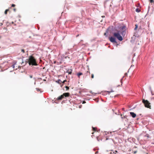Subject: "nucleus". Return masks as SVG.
<instances>
[{"label":"nucleus","instance_id":"nucleus-14","mask_svg":"<svg viewBox=\"0 0 154 154\" xmlns=\"http://www.w3.org/2000/svg\"><path fill=\"white\" fill-rule=\"evenodd\" d=\"M145 137H149V135L148 134H146L145 135Z\"/></svg>","mask_w":154,"mask_h":154},{"label":"nucleus","instance_id":"nucleus-1","mask_svg":"<svg viewBox=\"0 0 154 154\" xmlns=\"http://www.w3.org/2000/svg\"><path fill=\"white\" fill-rule=\"evenodd\" d=\"M29 63V65L36 66L37 65L35 59L34 57L32 56H30L28 60Z\"/></svg>","mask_w":154,"mask_h":154},{"label":"nucleus","instance_id":"nucleus-29","mask_svg":"<svg viewBox=\"0 0 154 154\" xmlns=\"http://www.w3.org/2000/svg\"><path fill=\"white\" fill-rule=\"evenodd\" d=\"M136 152H136V151H134V153H136Z\"/></svg>","mask_w":154,"mask_h":154},{"label":"nucleus","instance_id":"nucleus-12","mask_svg":"<svg viewBox=\"0 0 154 154\" xmlns=\"http://www.w3.org/2000/svg\"><path fill=\"white\" fill-rule=\"evenodd\" d=\"M9 9H6L5 11V14H7V12L8 11H9Z\"/></svg>","mask_w":154,"mask_h":154},{"label":"nucleus","instance_id":"nucleus-16","mask_svg":"<svg viewBox=\"0 0 154 154\" xmlns=\"http://www.w3.org/2000/svg\"><path fill=\"white\" fill-rule=\"evenodd\" d=\"M65 88L66 89V90H68L69 89V87L66 86Z\"/></svg>","mask_w":154,"mask_h":154},{"label":"nucleus","instance_id":"nucleus-25","mask_svg":"<svg viewBox=\"0 0 154 154\" xmlns=\"http://www.w3.org/2000/svg\"><path fill=\"white\" fill-rule=\"evenodd\" d=\"M98 151H97L95 152V154H97V153H98Z\"/></svg>","mask_w":154,"mask_h":154},{"label":"nucleus","instance_id":"nucleus-20","mask_svg":"<svg viewBox=\"0 0 154 154\" xmlns=\"http://www.w3.org/2000/svg\"><path fill=\"white\" fill-rule=\"evenodd\" d=\"M11 6L12 7H14L15 6V5L14 4H12L11 5Z\"/></svg>","mask_w":154,"mask_h":154},{"label":"nucleus","instance_id":"nucleus-30","mask_svg":"<svg viewBox=\"0 0 154 154\" xmlns=\"http://www.w3.org/2000/svg\"><path fill=\"white\" fill-rule=\"evenodd\" d=\"M115 152H116V153L117 152V151H115Z\"/></svg>","mask_w":154,"mask_h":154},{"label":"nucleus","instance_id":"nucleus-6","mask_svg":"<svg viewBox=\"0 0 154 154\" xmlns=\"http://www.w3.org/2000/svg\"><path fill=\"white\" fill-rule=\"evenodd\" d=\"M64 97L63 95V94L62 95H61L60 96L58 97L57 98V100H62L63 98Z\"/></svg>","mask_w":154,"mask_h":154},{"label":"nucleus","instance_id":"nucleus-4","mask_svg":"<svg viewBox=\"0 0 154 154\" xmlns=\"http://www.w3.org/2000/svg\"><path fill=\"white\" fill-rule=\"evenodd\" d=\"M142 102L144 103L145 106L146 107L150 108L151 106L150 105V103L147 100H145L144 99L142 100Z\"/></svg>","mask_w":154,"mask_h":154},{"label":"nucleus","instance_id":"nucleus-5","mask_svg":"<svg viewBox=\"0 0 154 154\" xmlns=\"http://www.w3.org/2000/svg\"><path fill=\"white\" fill-rule=\"evenodd\" d=\"M109 39L110 41L113 43H116V40L115 38L112 37H111L109 38Z\"/></svg>","mask_w":154,"mask_h":154},{"label":"nucleus","instance_id":"nucleus-2","mask_svg":"<svg viewBox=\"0 0 154 154\" xmlns=\"http://www.w3.org/2000/svg\"><path fill=\"white\" fill-rule=\"evenodd\" d=\"M113 35L115 37L117 38L119 41H121L123 40V38L121 35L119 31L113 32Z\"/></svg>","mask_w":154,"mask_h":154},{"label":"nucleus","instance_id":"nucleus-27","mask_svg":"<svg viewBox=\"0 0 154 154\" xmlns=\"http://www.w3.org/2000/svg\"><path fill=\"white\" fill-rule=\"evenodd\" d=\"M85 103V101H83V103Z\"/></svg>","mask_w":154,"mask_h":154},{"label":"nucleus","instance_id":"nucleus-24","mask_svg":"<svg viewBox=\"0 0 154 154\" xmlns=\"http://www.w3.org/2000/svg\"><path fill=\"white\" fill-rule=\"evenodd\" d=\"M90 73V72H89V71H87L86 72V73Z\"/></svg>","mask_w":154,"mask_h":154},{"label":"nucleus","instance_id":"nucleus-15","mask_svg":"<svg viewBox=\"0 0 154 154\" xmlns=\"http://www.w3.org/2000/svg\"><path fill=\"white\" fill-rule=\"evenodd\" d=\"M91 79H93L94 78V75L93 74H92L91 75Z\"/></svg>","mask_w":154,"mask_h":154},{"label":"nucleus","instance_id":"nucleus-23","mask_svg":"<svg viewBox=\"0 0 154 154\" xmlns=\"http://www.w3.org/2000/svg\"><path fill=\"white\" fill-rule=\"evenodd\" d=\"M36 89L38 91H39L40 90V89H39L38 88H36Z\"/></svg>","mask_w":154,"mask_h":154},{"label":"nucleus","instance_id":"nucleus-3","mask_svg":"<svg viewBox=\"0 0 154 154\" xmlns=\"http://www.w3.org/2000/svg\"><path fill=\"white\" fill-rule=\"evenodd\" d=\"M126 26L125 25H123L122 26L120 27L119 29L121 30V34L124 37L126 34Z\"/></svg>","mask_w":154,"mask_h":154},{"label":"nucleus","instance_id":"nucleus-18","mask_svg":"<svg viewBox=\"0 0 154 154\" xmlns=\"http://www.w3.org/2000/svg\"><path fill=\"white\" fill-rule=\"evenodd\" d=\"M21 51H22L23 53H24V52H25V51H24V49H22V50H21Z\"/></svg>","mask_w":154,"mask_h":154},{"label":"nucleus","instance_id":"nucleus-19","mask_svg":"<svg viewBox=\"0 0 154 154\" xmlns=\"http://www.w3.org/2000/svg\"><path fill=\"white\" fill-rule=\"evenodd\" d=\"M58 83H60V82H62L61 81L60 79H58Z\"/></svg>","mask_w":154,"mask_h":154},{"label":"nucleus","instance_id":"nucleus-21","mask_svg":"<svg viewBox=\"0 0 154 154\" xmlns=\"http://www.w3.org/2000/svg\"><path fill=\"white\" fill-rule=\"evenodd\" d=\"M66 81H66V80H64V81H63V82H62V83H64L65 82H66Z\"/></svg>","mask_w":154,"mask_h":154},{"label":"nucleus","instance_id":"nucleus-11","mask_svg":"<svg viewBox=\"0 0 154 154\" xmlns=\"http://www.w3.org/2000/svg\"><path fill=\"white\" fill-rule=\"evenodd\" d=\"M136 12H139L140 11V10L139 8H137L136 9Z\"/></svg>","mask_w":154,"mask_h":154},{"label":"nucleus","instance_id":"nucleus-9","mask_svg":"<svg viewBox=\"0 0 154 154\" xmlns=\"http://www.w3.org/2000/svg\"><path fill=\"white\" fill-rule=\"evenodd\" d=\"M67 72H68L69 74H71L72 73V70H70L69 71V70L67 71Z\"/></svg>","mask_w":154,"mask_h":154},{"label":"nucleus","instance_id":"nucleus-26","mask_svg":"<svg viewBox=\"0 0 154 154\" xmlns=\"http://www.w3.org/2000/svg\"><path fill=\"white\" fill-rule=\"evenodd\" d=\"M14 11H16V9H15V8L14 9Z\"/></svg>","mask_w":154,"mask_h":154},{"label":"nucleus","instance_id":"nucleus-31","mask_svg":"<svg viewBox=\"0 0 154 154\" xmlns=\"http://www.w3.org/2000/svg\"><path fill=\"white\" fill-rule=\"evenodd\" d=\"M106 33H104V35H106Z\"/></svg>","mask_w":154,"mask_h":154},{"label":"nucleus","instance_id":"nucleus-10","mask_svg":"<svg viewBox=\"0 0 154 154\" xmlns=\"http://www.w3.org/2000/svg\"><path fill=\"white\" fill-rule=\"evenodd\" d=\"M82 75V73L81 72H79L77 74V75L79 77L80 76Z\"/></svg>","mask_w":154,"mask_h":154},{"label":"nucleus","instance_id":"nucleus-13","mask_svg":"<svg viewBox=\"0 0 154 154\" xmlns=\"http://www.w3.org/2000/svg\"><path fill=\"white\" fill-rule=\"evenodd\" d=\"M93 130L94 131H96V129L97 128H94V127H92Z\"/></svg>","mask_w":154,"mask_h":154},{"label":"nucleus","instance_id":"nucleus-22","mask_svg":"<svg viewBox=\"0 0 154 154\" xmlns=\"http://www.w3.org/2000/svg\"><path fill=\"white\" fill-rule=\"evenodd\" d=\"M29 76L30 78H32V75H29Z\"/></svg>","mask_w":154,"mask_h":154},{"label":"nucleus","instance_id":"nucleus-7","mask_svg":"<svg viewBox=\"0 0 154 154\" xmlns=\"http://www.w3.org/2000/svg\"><path fill=\"white\" fill-rule=\"evenodd\" d=\"M64 97H68L70 96V94L69 93H65L63 94Z\"/></svg>","mask_w":154,"mask_h":154},{"label":"nucleus","instance_id":"nucleus-8","mask_svg":"<svg viewBox=\"0 0 154 154\" xmlns=\"http://www.w3.org/2000/svg\"><path fill=\"white\" fill-rule=\"evenodd\" d=\"M130 114L133 118H135L136 116V114L133 112H130Z\"/></svg>","mask_w":154,"mask_h":154},{"label":"nucleus","instance_id":"nucleus-28","mask_svg":"<svg viewBox=\"0 0 154 154\" xmlns=\"http://www.w3.org/2000/svg\"><path fill=\"white\" fill-rule=\"evenodd\" d=\"M12 23L13 24L14 23V22H12Z\"/></svg>","mask_w":154,"mask_h":154},{"label":"nucleus","instance_id":"nucleus-17","mask_svg":"<svg viewBox=\"0 0 154 154\" xmlns=\"http://www.w3.org/2000/svg\"><path fill=\"white\" fill-rule=\"evenodd\" d=\"M150 2L151 3H152L154 2V1L153 0H150Z\"/></svg>","mask_w":154,"mask_h":154}]
</instances>
